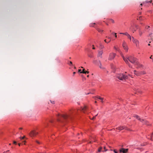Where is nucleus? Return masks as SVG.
<instances>
[{"mask_svg": "<svg viewBox=\"0 0 153 153\" xmlns=\"http://www.w3.org/2000/svg\"><path fill=\"white\" fill-rule=\"evenodd\" d=\"M18 145H19V146H20V143H19Z\"/></svg>", "mask_w": 153, "mask_h": 153, "instance_id": "obj_57", "label": "nucleus"}, {"mask_svg": "<svg viewBox=\"0 0 153 153\" xmlns=\"http://www.w3.org/2000/svg\"><path fill=\"white\" fill-rule=\"evenodd\" d=\"M25 137V136H24V137H20V139H21V140H22V139H23Z\"/></svg>", "mask_w": 153, "mask_h": 153, "instance_id": "obj_32", "label": "nucleus"}, {"mask_svg": "<svg viewBox=\"0 0 153 153\" xmlns=\"http://www.w3.org/2000/svg\"><path fill=\"white\" fill-rule=\"evenodd\" d=\"M123 33H120V34H123Z\"/></svg>", "mask_w": 153, "mask_h": 153, "instance_id": "obj_56", "label": "nucleus"}, {"mask_svg": "<svg viewBox=\"0 0 153 153\" xmlns=\"http://www.w3.org/2000/svg\"><path fill=\"white\" fill-rule=\"evenodd\" d=\"M101 149H102V148H100V149H98V152H101Z\"/></svg>", "mask_w": 153, "mask_h": 153, "instance_id": "obj_35", "label": "nucleus"}, {"mask_svg": "<svg viewBox=\"0 0 153 153\" xmlns=\"http://www.w3.org/2000/svg\"><path fill=\"white\" fill-rule=\"evenodd\" d=\"M6 153H10L9 152V150H8L7 151H6Z\"/></svg>", "mask_w": 153, "mask_h": 153, "instance_id": "obj_38", "label": "nucleus"}, {"mask_svg": "<svg viewBox=\"0 0 153 153\" xmlns=\"http://www.w3.org/2000/svg\"><path fill=\"white\" fill-rule=\"evenodd\" d=\"M99 65L100 68H103L102 67V63H101V62H100V61H99Z\"/></svg>", "mask_w": 153, "mask_h": 153, "instance_id": "obj_19", "label": "nucleus"}, {"mask_svg": "<svg viewBox=\"0 0 153 153\" xmlns=\"http://www.w3.org/2000/svg\"><path fill=\"white\" fill-rule=\"evenodd\" d=\"M98 115V114H97L96 115H95V116L93 117L91 119L92 120H94L95 118Z\"/></svg>", "mask_w": 153, "mask_h": 153, "instance_id": "obj_26", "label": "nucleus"}, {"mask_svg": "<svg viewBox=\"0 0 153 153\" xmlns=\"http://www.w3.org/2000/svg\"><path fill=\"white\" fill-rule=\"evenodd\" d=\"M109 21L110 22H112L113 23H114V21L112 19H109Z\"/></svg>", "mask_w": 153, "mask_h": 153, "instance_id": "obj_23", "label": "nucleus"}, {"mask_svg": "<svg viewBox=\"0 0 153 153\" xmlns=\"http://www.w3.org/2000/svg\"><path fill=\"white\" fill-rule=\"evenodd\" d=\"M51 101V103H52V104H54V101H52H52Z\"/></svg>", "mask_w": 153, "mask_h": 153, "instance_id": "obj_42", "label": "nucleus"}, {"mask_svg": "<svg viewBox=\"0 0 153 153\" xmlns=\"http://www.w3.org/2000/svg\"><path fill=\"white\" fill-rule=\"evenodd\" d=\"M97 30L99 32H101L103 31L102 30L100 29H98Z\"/></svg>", "mask_w": 153, "mask_h": 153, "instance_id": "obj_31", "label": "nucleus"}, {"mask_svg": "<svg viewBox=\"0 0 153 153\" xmlns=\"http://www.w3.org/2000/svg\"><path fill=\"white\" fill-rule=\"evenodd\" d=\"M95 103H97V101H95Z\"/></svg>", "mask_w": 153, "mask_h": 153, "instance_id": "obj_62", "label": "nucleus"}, {"mask_svg": "<svg viewBox=\"0 0 153 153\" xmlns=\"http://www.w3.org/2000/svg\"><path fill=\"white\" fill-rule=\"evenodd\" d=\"M89 73V71H85V70L84 69H83L82 70V72H80V73H83V74H88Z\"/></svg>", "mask_w": 153, "mask_h": 153, "instance_id": "obj_15", "label": "nucleus"}, {"mask_svg": "<svg viewBox=\"0 0 153 153\" xmlns=\"http://www.w3.org/2000/svg\"><path fill=\"white\" fill-rule=\"evenodd\" d=\"M81 69H79L78 70V72L80 73V72H81Z\"/></svg>", "mask_w": 153, "mask_h": 153, "instance_id": "obj_40", "label": "nucleus"}, {"mask_svg": "<svg viewBox=\"0 0 153 153\" xmlns=\"http://www.w3.org/2000/svg\"><path fill=\"white\" fill-rule=\"evenodd\" d=\"M134 74L136 75L137 76H141L140 71H137L136 70H134Z\"/></svg>", "mask_w": 153, "mask_h": 153, "instance_id": "obj_11", "label": "nucleus"}, {"mask_svg": "<svg viewBox=\"0 0 153 153\" xmlns=\"http://www.w3.org/2000/svg\"><path fill=\"white\" fill-rule=\"evenodd\" d=\"M135 26L136 28H137L138 27V26L137 25H135Z\"/></svg>", "mask_w": 153, "mask_h": 153, "instance_id": "obj_49", "label": "nucleus"}, {"mask_svg": "<svg viewBox=\"0 0 153 153\" xmlns=\"http://www.w3.org/2000/svg\"><path fill=\"white\" fill-rule=\"evenodd\" d=\"M58 118L57 119V121L58 122H61L60 120V118L62 117L64 119H66L69 117V116L68 115H60V114H58L57 115Z\"/></svg>", "mask_w": 153, "mask_h": 153, "instance_id": "obj_3", "label": "nucleus"}, {"mask_svg": "<svg viewBox=\"0 0 153 153\" xmlns=\"http://www.w3.org/2000/svg\"><path fill=\"white\" fill-rule=\"evenodd\" d=\"M98 99H100V100H103V98H101V97H100V96H97V97H96Z\"/></svg>", "mask_w": 153, "mask_h": 153, "instance_id": "obj_22", "label": "nucleus"}, {"mask_svg": "<svg viewBox=\"0 0 153 153\" xmlns=\"http://www.w3.org/2000/svg\"><path fill=\"white\" fill-rule=\"evenodd\" d=\"M123 34L127 36L129 35V34L127 32H126L125 33H123Z\"/></svg>", "mask_w": 153, "mask_h": 153, "instance_id": "obj_24", "label": "nucleus"}, {"mask_svg": "<svg viewBox=\"0 0 153 153\" xmlns=\"http://www.w3.org/2000/svg\"><path fill=\"white\" fill-rule=\"evenodd\" d=\"M153 135V132L152 134L151 135L150 137H151V138L152 137Z\"/></svg>", "mask_w": 153, "mask_h": 153, "instance_id": "obj_43", "label": "nucleus"}, {"mask_svg": "<svg viewBox=\"0 0 153 153\" xmlns=\"http://www.w3.org/2000/svg\"><path fill=\"white\" fill-rule=\"evenodd\" d=\"M104 48V46L101 43H100V47L99 48L100 49H102Z\"/></svg>", "mask_w": 153, "mask_h": 153, "instance_id": "obj_18", "label": "nucleus"}, {"mask_svg": "<svg viewBox=\"0 0 153 153\" xmlns=\"http://www.w3.org/2000/svg\"><path fill=\"white\" fill-rule=\"evenodd\" d=\"M148 45L149 46H150V44H148Z\"/></svg>", "mask_w": 153, "mask_h": 153, "instance_id": "obj_59", "label": "nucleus"}, {"mask_svg": "<svg viewBox=\"0 0 153 153\" xmlns=\"http://www.w3.org/2000/svg\"><path fill=\"white\" fill-rule=\"evenodd\" d=\"M69 65H72V62L70 61V64H69Z\"/></svg>", "mask_w": 153, "mask_h": 153, "instance_id": "obj_34", "label": "nucleus"}, {"mask_svg": "<svg viewBox=\"0 0 153 153\" xmlns=\"http://www.w3.org/2000/svg\"><path fill=\"white\" fill-rule=\"evenodd\" d=\"M134 117H136L137 119L138 120H140V118L139 116L137 115H134Z\"/></svg>", "mask_w": 153, "mask_h": 153, "instance_id": "obj_21", "label": "nucleus"}, {"mask_svg": "<svg viewBox=\"0 0 153 153\" xmlns=\"http://www.w3.org/2000/svg\"><path fill=\"white\" fill-rule=\"evenodd\" d=\"M116 54L115 53H110L108 59L109 60H112L114 59L116 56Z\"/></svg>", "mask_w": 153, "mask_h": 153, "instance_id": "obj_7", "label": "nucleus"}, {"mask_svg": "<svg viewBox=\"0 0 153 153\" xmlns=\"http://www.w3.org/2000/svg\"><path fill=\"white\" fill-rule=\"evenodd\" d=\"M36 142L37 143H38V144H39V143H40V142H39L38 141H36Z\"/></svg>", "mask_w": 153, "mask_h": 153, "instance_id": "obj_41", "label": "nucleus"}, {"mask_svg": "<svg viewBox=\"0 0 153 153\" xmlns=\"http://www.w3.org/2000/svg\"><path fill=\"white\" fill-rule=\"evenodd\" d=\"M140 72L141 75H142L145 74H146V72L144 71H140Z\"/></svg>", "mask_w": 153, "mask_h": 153, "instance_id": "obj_20", "label": "nucleus"}, {"mask_svg": "<svg viewBox=\"0 0 153 153\" xmlns=\"http://www.w3.org/2000/svg\"><path fill=\"white\" fill-rule=\"evenodd\" d=\"M103 51H99L97 55L98 57H100L101 58H102V55L103 53Z\"/></svg>", "mask_w": 153, "mask_h": 153, "instance_id": "obj_12", "label": "nucleus"}, {"mask_svg": "<svg viewBox=\"0 0 153 153\" xmlns=\"http://www.w3.org/2000/svg\"><path fill=\"white\" fill-rule=\"evenodd\" d=\"M95 23H94L93 24H92L90 25V26H91V27H94V25H95Z\"/></svg>", "mask_w": 153, "mask_h": 153, "instance_id": "obj_29", "label": "nucleus"}, {"mask_svg": "<svg viewBox=\"0 0 153 153\" xmlns=\"http://www.w3.org/2000/svg\"><path fill=\"white\" fill-rule=\"evenodd\" d=\"M13 143L15 144H16V141H14Z\"/></svg>", "mask_w": 153, "mask_h": 153, "instance_id": "obj_39", "label": "nucleus"}, {"mask_svg": "<svg viewBox=\"0 0 153 153\" xmlns=\"http://www.w3.org/2000/svg\"><path fill=\"white\" fill-rule=\"evenodd\" d=\"M140 120L141 122L143 123V124H145L147 125H149L148 124V122L145 119H140Z\"/></svg>", "mask_w": 153, "mask_h": 153, "instance_id": "obj_9", "label": "nucleus"}, {"mask_svg": "<svg viewBox=\"0 0 153 153\" xmlns=\"http://www.w3.org/2000/svg\"><path fill=\"white\" fill-rule=\"evenodd\" d=\"M97 62V61L96 60H94L93 61L94 63H95Z\"/></svg>", "mask_w": 153, "mask_h": 153, "instance_id": "obj_44", "label": "nucleus"}, {"mask_svg": "<svg viewBox=\"0 0 153 153\" xmlns=\"http://www.w3.org/2000/svg\"><path fill=\"white\" fill-rule=\"evenodd\" d=\"M88 109V108L86 106H85L83 108H82L81 110L84 113H85V111Z\"/></svg>", "mask_w": 153, "mask_h": 153, "instance_id": "obj_13", "label": "nucleus"}, {"mask_svg": "<svg viewBox=\"0 0 153 153\" xmlns=\"http://www.w3.org/2000/svg\"><path fill=\"white\" fill-rule=\"evenodd\" d=\"M141 17H142L141 16H140L139 17V19H140L141 18Z\"/></svg>", "mask_w": 153, "mask_h": 153, "instance_id": "obj_46", "label": "nucleus"}, {"mask_svg": "<svg viewBox=\"0 0 153 153\" xmlns=\"http://www.w3.org/2000/svg\"><path fill=\"white\" fill-rule=\"evenodd\" d=\"M38 134V132H36L35 131H31L30 133H29V134L30 137H33L36 135H37Z\"/></svg>", "mask_w": 153, "mask_h": 153, "instance_id": "obj_5", "label": "nucleus"}, {"mask_svg": "<svg viewBox=\"0 0 153 153\" xmlns=\"http://www.w3.org/2000/svg\"><path fill=\"white\" fill-rule=\"evenodd\" d=\"M81 68H83V67H81Z\"/></svg>", "mask_w": 153, "mask_h": 153, "instance_id": "obj_60", "label": "nucleus"}, {"mask_svg": "<svg viewBox=\"0 0 153 153\" xmlns=\"http://www.w3.org/2000/svg\"><path fill=\"white\" fill-rule=\"evenodd\" d=\"M132 26H131L130 27V29H132Z\"/></svg>", "mask_w": 153, "mask_h": 153, "instance_id": "obj_54", "label": "nucleus"}, {"mask_svg": "<svg viewBox=\"0 0 153 153\" xmlns=\"http://www.w3.org/2000/svg\"><path fill=\"white\" fill-rule=\"evenodd\" d=\"M107 38L108 39H110V40L108 42H107V43H108V42H110L111 41V38L110 37H107Z\"/></svg>", "mask_w": 153, "mask_h": 153, "instance_id": "obj_28", "label": "nucleus"}, {"mask_svg": "<svg viewBox=\"0 0 153 153\" xmlns=\"http://www.w3.org/2000/svg\"><path fill=\"white\" fill-rule=\"evenodd\" d=\"M117 77L121 80H125L128 79V76L123 74H117Z\"/></svg>", "mask_w": 153, "mask_h": 153, "instance_id": "obj_2", "label": "nucleus"}, {"mask_svg": "<svg viewBox=\"0 0 153 153\" xmlns=\"http://www.w3.org/2000/svg\"><path fill=\"white\" fill-rule=\"evenodd\" d=\"M121 55L126 63L128 64V66L130 68H131L132 66L128 62V60L132 63L135 64V65L136 64V62H137V59L133 56H130L126 57V58L123 55L121 54Z\"/></svg>", "mask_w": 153, "mask_h": 153, "instance_id": "obj_1", "label": "nucleus"}, {"mask_svg": "<svg viewBox=\"0 0 153 153\" xmlns=\"http://www.w3.org/2000/svg\"><path fill=\"white\" fill-rule=\"evenodd\" d=\"M152 39H153V37H151V38H150Z\"/></svg>", "mask_w": 153, "mask_h": 153, "instance_id": "obj_47", "label": "nucleus"}, {"mask_svg": "<svg viewBox=\"0 0 153 153\" xmlns=\"http://www.w3.org/2000/svg\"><path fill=\"white\" fill-rule=\"evenodd\" d=\"M133 33H134L135 31H136V30L135 29H133L132 30Z\"/></svg>", "mask_w": 153, "mask_h": 153, "instance_id": "obj_37", "label": "nucleus"}, {"mask_svg": "<svg viewBox=\"0 0 153 153\" xmlns=\"http://www.w3.org/2000/svg\"><path fill=\"white\" fill-rule=\"evenodd\" d=\"M152 33H150L149 34V36H150L151 37V36L152 35Z\"/></svg>", "mask_w": 153, "mask_h": 153, "instance_id": "obj_36", "label": "nucleus"}, {"mask_svg": "<svg viewBox=\"0 0 153 153\" xmlns=\"http://www.w3.org/2000/svg\"><path fill=\"white\" fill-rule=\"evenodd\" d=\"M152 56H151L150 57V59H152Z\"/></svg>", "mask_w": 153, "mask_h": 153, "instance_id": "obj_53", "label": "nucleus"}, {"mask_svg": "<svg viewBox=\"0 0 153 153\" xmlns=\"http://www.w3.org/2000/svg\"><path fill=\"white\" fill-rule=\"evenodd\" d=\"M116 129H117L119 130H122L123 129H125L126 130H130L127 127H126L125 126H120L116 128Z\"/></svg>", "mask_w": 153, "mask_h": 153, "instance_id": "obj_6", "label": "nucleus"}, {"mask_svg": "<svg viewBox=\"0 0 153 153\" xmlns=\"http://www.w3.org/2000/svg\"><path fill=\"white\" fill-rule=\"evenodd\" d=\"M114 48L116 51H118L120 53H121V51H120V49L118 48H117L116 46H114Z\"/></svg>", "mask_w": 153, "mask_h": 153, "instance_id": "obj_17", "label": "nucleus"}, {"mask_svg": "<svg viewBox=\"0 0 153 153\" xmlns=\"http://www.w3.org/2000/svg\"><path fill=\"white\" fill-rule=\"evenodd\" d=\"M73 75H74L76 74V72H73Z\"/></svg>", "mask_w": 153, "mask_h": 153, "instance_id": "obj_48", "label": "nucleus"}, {"mask_svg": "<svg viewBox=\"0 0 153 153\" xmlns=\"http://www.w3.org/2000/svg\"><path fill=\"white\" fill-rule=\"evenodd\" d=\"M101 100V102L102 103H103V100Z\"/></svg>", "mask_w": 153, "mask_h": 153, "instance_id": "obj_52", "label": "nucleus"}, {"mask_svg": "<svg viewBox=\"0 0 153 153\" xmlns=\"http://www.w3.org/2000/svg\"><path fill=\"white\" fill-rule=\"evenodd\" d=\"M135 65H137L138 66V68H140L143 67L142 65L139 63V62H136V64Z\"/></svg>", "mask_w": 153, "mask_h": 153, "instance_id": "obj_14", "label": "nucleus"}, {"mask_svg": "<svg viewBox=\"0 0 153 153\" xmlns=\"http://www.w3.org/2000/svg\"><path fill=\"white\" fill-rule=\"evenodd\" d=\"M19 129H22V128H19Z\"/></svg>", "mask_w": 153, "mask_h": 153, "instance_id": "obj_50", "label": "nucleus"}, {"mask_svg": "<svg viewBox=\"0 0 153 153\" xmlns=\"http://www.w3.org/2000/svg\"><path fill=\"white\" fill-rule=\"evenodd\" d=\"M112 34H114V35H115V36L116 38H117V35H116L117 34V33H112Z\"/></svg>", "mask_w": 153, "mask_h": 153, "instance_id": "obj_33", "label": "nucleus"}, {"mask_svg": "<svg viewBox=\"0 0 153 153\" xmlns=\"http://www.w3.org/2000/svg\"><path fill=\"white\" fill-rule=\"evenodd\" d=\"M106 25H108V24H107H107H106Z\"/></svg>", "mask_w": 153, "mask_h": 153, "instance_id": "obj_64", "label": "nucleus"}, {"mask_svg": "<svg viewBox=\"0 0 153 153\" xmlns=\"http://www.w3.org/2000/svg\"><path fill=\"white\" fill-rule=\"evenodd\" d=\"M142 5V4H140V5Z\"/></svg>", "mask_w": 153, "mask_h": 153, "instance_id": "obj_63", "label": "nucleus"}, {"mask_svg": "<svg viewBox=\"0 0 153 153\" xmlns=\"http://www.w3.org/2000/svg\"><path fill=\"white\" fill-rule=\"evenodd\" d=\"M104 149L105 150V151H107V150L105 149V147H104Z\"/></svg>", "mask_w": 153, "mask_h": 153, "instance_id": "obj_45", "label": "nucleus"}, {"mask_svg": "<svg viewBox=\"0 0 153 153\" xmlns=\"http://www.w3.org/2000/svg\"><path fill=\"white\" fill-rule=\"evenodd\" d=\"M104 41H105V42H106V43L107 42L106 41V39H105V40H104Z\"/></svg>", "mask_w": 153, "mask_h": 153, "instance_id": "obj_51", "label": "nucleus"}, {"mask_svg": "<svg viewBox=\"0 0 153 153\" xmlns=\"http://www.w3.org/2000/svg\"><path fill=\"white\" fill-rule=\"evenodd\" d=\"M138 33L139 36H141L143 34V31L141 30L140 29H139L138 30Z\"/></svg>", "mask_w": 153, "mask_h": 153, "instance_id": "obj_16", "label": "nucleus"}, {"mask_svg": "<svg viewBox=\"0 0 153 153\" xmlns=\"http://www.w3.org/2000/svg\"><path fill=\"white\" fill-rule=\"evenodd\" d=\"M132 41L134 43H135L136 46H138L139 45V41L137 39L134 38L133 37H132Z\"/></svg>", "mask_w": 153, "mask_h": 153, "instance_id": "obj_4", "label": "nucleus"}, {"mask_svg": "<svg viewBox=\"0 0 153 153\" xmlns=\"http://www.w3.org/2000/svg\"><path fill=\"white\" fill-rule=\"evenodd\" d=\"M122 46L124 48V49L126 51H128V46L126 44V43L124 42L123 43V44H122Z\"/></svg>", "mask_w": 153, "mask_h": 153, "instance_id": "obj_10", "label": "nucleus"}, {"mask_svg": "<svg viewBox=\"0 0 153 153\" xmlns=\"http://www.w3.org/2000/svg\"><path fill=\"white\" fill-rule=\"evenodd\" d=\"M128 149H125L124 148H121L119 150L120 152H122L123 153H126L128 152Z\"/></svg>", "mask_w": 153, "mask_h": 153, "instance_id": "obj_8", "label": "nucleus"}, {"mask_svg": "<svg viewBox=\"0 0 153 153\" xmlns=\"http://www.w3.org/2000/svg\"><path fill=\"white\" fill-rule=\"evenodd\" d=\"M152 0H150V1H146V3H148V2H150L151 3H152Z\"/></svg>", "mask_w": 153, "mask_h": 153, "instance_id": "obj_30", "label": "nucleus"}, {"mask_svg": "<svg viewBox=\"0 0 153 153\" xmlns=\"http://www.w3.org/2000/svg\"><path fill=\"white\" fill-rule=\"evenodd\" d=\"M92 49H95V48L94 47H93Z\"/></svg>", "mask_w": 153, "mask_h": 153, "instance_id": "obj_55", "label": "nucleus"}, {"mask_svg": "<svg viewBox=\"0 0 153 153\" xmlns=\"http://www.w3.org/2000/svg\"><path fill=\"white\" fill-rule=\"evenodd\" d=\"M89 57H92V56H89Z\"/></svg>", "mask_w": 153, "mask_h": 153, "instance_id": "obj_58", "label": "nucleus"}, {"mask_svg": "<svg viewBox=\"0 0 153 153\" xmlns=\"http://www.w3.org/2000/svg\"><path fill=\"white\" fill-rule=\"evenodd\" d=\"M127 37L128 39H129L130 40H131L132 37H131L129 34L127 36Z\"/></svg>", "mask_w": 153, "mask_h": 153, "instance_id": "obj_25", "label": "nucleus"}, {"mask_svg": "<svg viewBox=\"0 0 153 153\" xmlns=\"http://www.w3.org/2000/svg\"><path fill=\"white\" fill-rule=\"evenodd\" d=\"M87 77H89V75H88L87 76Z\"/></svg>", "mask_w": 153, "mask_h": 153, "instance_id": "obj_61", "label": "nucleus"}, {"mask_svg": "<svg viewBox=\"0 0 153 153\" xmlns=\"http://www.w3.org/2000/svg\"><path fill=\"white\" fill-rule=\"evenodd\" d=\"M137 92L139 93H141V91L140 90H137Z\"/></svg>", "mask_w": 153, "mask_h": 153, "instance_id": "obj_27", "label": "nucleus"}]
</instances>
